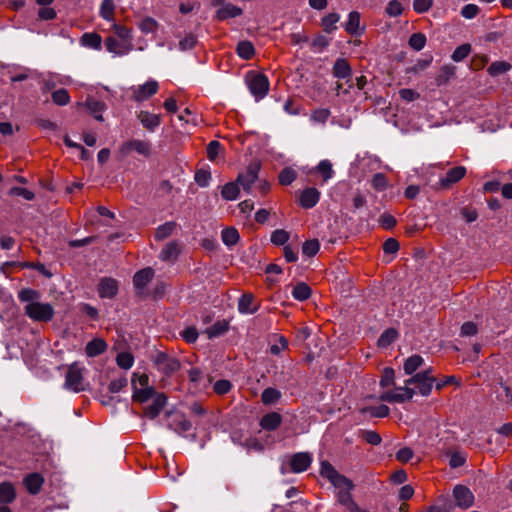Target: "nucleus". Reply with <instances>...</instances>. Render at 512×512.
Wrapping results in <instances>:
<instances>
[{
	"mask_svg": "<svg viewBox=\"0 0 512 512\" xmlns=\"http://www.w3.org/2000/svg\"><path fill=\"white\" fill-rule=\"evenodd\" d=\"M320 474L339 490L337 500L341 505L349 510L352 505L356 504L351 495V491L354 489L355 485L345 475L340 474L330 462H321Z\"/></svg>",
	"mask_w": 512,
	"mask_h": 512,
	"instance_id": "nucleus-1",
	"label": "nucleus"
},
{
	"mask_svg": "<svg viewBox=\"0 0 512 512\" xmlns=\"http://www.w3.org/2000/svg\"><path fill=\"white\" fill-rule=\"evenodd\" d=\"M25 314L37 322H49L54 317V308L49 303L31 302L25 306Z\"/></svg>",
	"mask_w": 512,
	"mask_h": 512,
	"instance_id": "nucleus-2",
	"label": "nucleus"
},
{
	"mask_svg": "<svg viewBox=\"0 0 512 512\" xmlns=\"http://www.w3.org/2000/svg\"><path fill=\"white\" fill-rule=\"evenodd\" d=\"M246 83L250 92L257 98L261 99L267 95L269 91V80L266 75L258 72H249L246 75Z\"/></svg>",
	"mask_w": 512,
	"mask_h": 512,
	"instance_id": "nucleus-3",
	"label": "nucleus"
},
{
	"mask_svg": "<svg viewBox=\"0 0 512 512\" xmlns=\"http://www.w3.org/2000/svg\"><path fill=\"white\" fill-rule=\"evenodd\" d=\"M105 47L109 52L118 55L125 54L133 47L131 34H112L106 38Z\"/></svg>",
	"mask_w": 512,
	"mask_h": 512,
	"instance_id": "nucleus-4",
	"label": "nucleus"
},
{
	"mask_svg": "<svg viewBox=\"0 0 512 512\" xmlns=\"http://www.w3.org/2000/svg\"><path fill=\"white\" fill-rule=\"evenodd\" d=\"M261 169V163L258 160H253L246 168L245 172H241L237 176V183L242 186L246 192H250L252 185L258 179V174Z\"/></svg>",
	"mask_w": 512,
	"mask_h": 512,
	"instance_id": "nucleus-5",
	"label": "nucleus"
},
{
	"mask_svg": "<svg viewBox=\"0 0 512 512\" xmlns=\"http://www.w3.org/2000/svg\"><path fill=\"white\" fill-rule=\"evenodd\" d=\"M154 363L158 369L167 376L177 372L181 367L180 361L177 358L171 357L165 352L157 353Z\"/></svg>",
	"mask_w": 512,
	"mask_h": 512,
	"instance_id": "nucleus-6",
	"label": "nucleus"
},
{
	"mask_svg": "<svg viewBox=\"0 0 512 512\" xmlns=\"http://www.w3.org/2000/svg\"><path fill=\"white\" fill-rule=\"evenodd\" d=\"M83 380L82 370L78 364L70 365L65 377V386L74 392H80L84 390Z\"/></svg>",
	"mask_w": 512,
	"mask_h": 512,
	"instance_id": "nucleus-7",
	"label": "nucleus"
},
{
	"mask_svg": "<svg viewBox=\"0 0 512 512\" xmlns=\"http://www.w3.org/2000/svg\"><path fill=\"white\" fill-rule=\"evenodd\" d=\"M394 391H386L382 393L379 397L381 401L389 402V403H403L406 400H410L413 398L415 391L410 388L409 385H405V387H397Z\"/></svg>",
	"mask_w": 512,
	"mask_h": 512,
	"instance_id": "nucleus-8",
	"label": "nucleus"
},
{
	"mask_svg": "<svg viewBox=\"0 0 512 512\" xmlns=\"http://www.w3.org/2000/svg\"><path fill=\"white\" fill-rule=\"evenodd\" d=\"M136 151L138 154L143 155L145 157H149L151 154V144L147 141L143 140H130L127 142H124L120 148L119 153L122 156H128L131 151Z\"/></svg>",
	"mask_w": 512,
	"mask_h": 512,
	"instance_id": "nucleus-9",
	"label": "nucleus"
},
{
	"mask_svg": "<svg viewBox=\"0 0 512 512\" xmlns=\"http://www.w3.org/2000/svg\"><path fill=\"white\" fill-rule=\"evenodd\" d=\"M434 382H436V378H428L426 373H417L405 380V385L415 384L421 395L428 396L432 391Z\"/></svg>",
	"mask_w": 512,
	"mask_h": 512,
	"instance_id": "nucleus-10",
	"label": "nucleus"
},
{
	"mask_svg": "<svg viewBox=\"0 0 512 512\" xmlns=\"http://www.w3.org/2000/svg\"><path fill=\"white\" fill-rule=\"evenodd\" d=\"M453 497L456 505L461 509H468L474 503V495L471 490L464 485H456L453 489Z\"/></svg>",
	"mask_w": 512,
	"mask_h": 512,
	"instance_id": "nucleus-11",
	"label": "nucleus"
},
{
	"mask_svg": "<svg viewBox=\"0 0 512 512\" xmlns=\"http://www.w3.org/2000/svg\"><path fill=\"white\" fill-rule=\"evenodd\" d=\"M159 85L156 81L150 80L143 85L133 89L132 99L142 102L157 93Z\"/></svg>",
	"mask_w": 512,
	"mask_h": 512,
	"instance_id": "nucleus-12",
	"label": "nucleus"
},
{
	"mask_svg": "<svg viewBox=\"0 0 512 512\" xmlns=\"http://www.w3.org/2000/svg\"><path fill=\"white\" fill-rule=\"evenodd\" d=\"M466 174L464 166H457L451 168L446 176L440 179L437 189H449L453 184L459 182Z\"/></svg>",
	"mask_w": 512,
	"mask_h": 512,
	"instance_id": "nucleus-13",
	"label": "nucleus"
},
{
	"mask_svg": "<svg viewBox=\"0 0 512 512\" xmlns=\"http://www.w3.org/2000/svg\"><path fill=\"white\" fill-rule=\"evenodd\" d=\"M100 298H114L118 293V282L111 277L100 279L97 288Z\"/></svg>",
	"mask_w": 512,
	"mask_h": 512,
	"instance_id": "nucleus-14",
	"label": "nucleus"
},
{
	"mask_svg": "<svg viewBox=\"0 0 512 512\" xmlns=\"http://www.w3.org/2000/svg\"><path fill=\"white\" fill-rule=\"evenodd\" d=\"M312 462V457L307 452H299L292 455L290 459V468L294 473L306 471Z\"/></svg>",
	"mask_w": 512,
	"mask_h": 512,
	"instance_id": "nucleus-15",
	"label": "nucleus"
},
{
	"mask_svg": "<svg viewBox=\"0 0 512 512\" xmlns=\"http://www.w3.org/2000/svg\"><path fill=\"white\" fill-rule=\"evenodd\" d=\"M320 199V192L314 187H308L300 193L299 204L304 209L313 208Z\"/></svg>",
	"mask_w": 512,
	"mask_h": 512,
	"instance_id": "nucleus-16",
	"label": "nucleus"
},
{
	"mask_svg": "<svg viewBox=\"0 0 512 512\" xmlns=\"http://www.w3.org/2000/svg\"><path fill=\"white\" fill-rule=\"evenodd\" d=\"M166 402L167 397L164 393L156 394L153 398L152 404L144 408V415L150 419L156 418L165 407Z\"/></svg>",
	"mask_w": 512,
	"mask_h": 512,
	"instance_id": "nucleus-17",
	"label": "nucleus"
},
{
	"mask_svg": "<svg viewBox=\"0 0 512 512\" xmlns=\"http://www.w3.org/2000/svg\"><path fill=\"white\" fill-rule=\"evenodd\" d=\"M332 73L334 77L347 79V82H349L352 76V69L346 59L338 58L333 65Z\"/></svg>",
	"mask_w": 512,
	"mask_h": 512,
	"instance_id": "nucleus-18",
	"label": "nucleus"
},
{
	"mask_svg": "<svg viewBox=\"0 0 512 512\" xmlns=\"http://www.w3.org/2000/svg\"><path fill=\"white\" fill-rule=\"evenodd\" d=\"M282 423V416L277 412H269L260 420V426L266 431H275Z\"/></svg>",
	"mask_w": 512,
	"mask_h": 512,
	"instance_id": "nucleus-19",
	"label": "nucleus"
},
{
	"mask_svg": "<svg viewBox=\"0 0 512 512\" xmlns=\"http://www.w3.org/2000/svg\"><path fill=\"white\" fill-rule=\"evenodd\" d=\"M43 482L44 478L39 473H31L24 478L26 489L32 495H36L40 492Z\"/></svg>",
	"mask_w": 512,
	"mask_h": 512,
	"instance_id": "nucleus-20",
	"label": "nucleus"
},
{
	"mask_svg": "<svg viewBox=\"0 0 512 512\" xmlns=\"http://www.w3.org/2000/svg\"><path fill=\"white\" fill-rule=\"evenodd\" d=\"M138 120L144 128L149 131H154L160 125V115L152 114L147 111H140L137 115Z\"/></svg>",
	"mask_w": 512,
	"mask_h": 512,
	"instance_id": "nucleus-21",
	"label": "nucleus"
},
{
	"mask_svg": "<svg viewBox=\"0 0 512 512\" xmlns=\"http://www.w3.org/2000/svg\"><path fill=\"white\" fill-rule=\"evenodd\" d=\"M78 105H84L96 120L103 121L102 112L106 108L104 102L88 97L84 104L79 103Z\"/></svg>",
	"mask_w": 512,
	"mask_h": 512,
	"instance_id": "nucleus-22",
	"label": "nucleus"
},
{
	"mask_svg": "<svg viewBox=\"0 0 512 512\" xmlns=\"http://www.w3.org/2000/svg\"><path fill=\"white\" fill-rule=\"evenodd\" d=\"M133 386V400L139 403H145L149 399L154 398L156 394H158L153 387H146L142 389H138L135 384V379H132Z\"/></svg>",
	"mask_w": 512,
	"mask_h": 512,
	"instance_id": "nucleus-23",
	"label": "nucleus"
},
{
	"mask_svg": "<svg viewBox=\"0 0 512 512\" xmlns=\"http://www.w3.org/2000/svg\"><path fill=\"white\" fill-rule=\"evenodd\" d=\"M154 270L151 267H147L139 270L133 277V283L136 288L143 289L153 279Z\"/></svg>",
	"mask_w": 512,
	"mask_h": 512,
	"instance_id": "nucleus-24",
	"label": "nucleus"
},
{
	"mask_svg": "<svg viewBox=\"0 0 512 512\" xmlns=\"http://www.w3.org/2000/svg\"><path fill=\"white\" fill-rule=\"evenodd\" d=\"M107 349V343L101 338H95L87 343L85 352L88 357H96L104 353Z\"/></svg>",
	"mask_w": 512,
	"mask_h": 512,
	"instance_id": "nucleus-25",
	"label": "nucleus"
},
{
	"mask_svg": "<svg viewBox=\"0 0 512 512\" xmlns=\"http://www.w3.org/2000/svg\"><path fill=\"white\" fill-rule=\"evenodd\" d=\"M16 499V490L11 482L0 483V504H10Z\"/></svg>",
	"mask_w": 512,
	"mask_h": 512,
	"instance_id": "nucleus-26",
	"label": "nucleus"
},
{
	"mask_svg": "<svg viewBox=\"0 0 512 512\" xmlns=\"http://www.w3.org/2000/svg\"><path fill=\"white\" fill-rule=\"evenodd\" d=\"M254 302V296L251 293H244L238 301V310L241 313L254 314L258 309L259 305L252 306Z\"/></svg>",
	"mask_w": 512,
	"mask_h": 512,
	"instance_id": "nucleus-27",
	"label": "nucleus"
},
{
	"mask_svg": "<svg viewBox=\"0 0 512 512\" xmlns=\"http://www.w3.org/2000/svg\"><path fill=\"white\" fill-rule=\"evenodd\" d=\"M242 14V9L236 5L231 3H226L223 7H220L216 11V17L219 20H226L229 18H234Z\"/></svg>",
	"mask_w": 512,
	"mask_h": 512,
	"instance_id": "nucleus-28",
	"label": "nucleus"
},
{
	"mask_svg": "<svg viewBox=\"0 0 512 512\" xmlns=\"http://www.w3.org/2000/svg\"><path fill=\"white\" fill-rule=\"evenodd\" d=\"M365 28V25H361V14L358 11L350 12L348 21L345 23V32L364 31Z\"/></svg>",
	"mask_w": 512,
	"mask_h": 512,
	"instance_id": "nucleus-29",
	"label": "nucleus"
},
{
	"mask_svg": "<svg viewBox=\"0 0 512 512\" xmlns=\"http://www.w3.org/2000/svg\"><path fill=\"white\" fill-rule=\"evenodd\" d=\"M177 39V47L181 51L192 49L197 44L195 34H174Z\"/></svg>",
	"mask_w": 512,
	"mask_h": 512,
	"instance_id": "nucleus-30",
	"label": "nucleus"
},
{
	"mask_svg": "<svg viewBox=\"0 0 512 512\" xmlns=\"http://www.w3.org/2000/svg\"><path fill=\"white\" fill-rule=\"evenodd\" d=\"M229 329V322L227 320H220L215 322L211 327L205 330L209 339L219 337L225 334Z\"/></svg>",
	"mask_w": 512,
	"mask_h": 512,
	"instance_id": "nucleus-31",
	"label": "nucleus"
},
{
	"mask_svg": "<svg viewBox=\"0 0 512 512\" xmlns=\"http://www.w3.org/2000/svg\"><path fill=\"white\" fill-rule=\"evenodd\" d=\"M456 67L453 65H444L439 70V73L436 77L437 86L445 85L449 82V80L455 75Z\"/></svg>",
	"mask_w": 512,
	"mask_h": 512,
	"instance_id": "nucleus-32",
	"label": "nucleus"
},
{
	"mask_svg": "<svg viewBox=\"0 0 512 512\" xmlns=\"http://www.w3.org/2000/svg\"><path fill=\"white\" fill-rule=\"evenodd\" d=\"M312 290L305 282L297 283L292 290V295L296 300L305 301L310 298Z\"/></svg>",
	"mask_w": 512,
	"mask_h": 512,
	"instance_id": "nucleus-33",
	"label": "nucleus"
},
{
	"mask_svg": "<svg viewBox=\"0 0 512 512\" xmlns=\"http://www.w3.org/2000/svg\"><path fill=\"white\" fill-rule=\"evenodd\" d=\"M179 248L176 242L168 243L160 253V259L163 261H175L179 255Z\"/></svg>",
	"mask_w": 512,
	"mask_h": 512,
	"instance_id": "nucleus-34",
	"label": "nucleus"
},
{
	"mask_svg": "<svg viewBox=\"0 0 512 512\" xmlns=\"http://www.w3.org/2000/svg\"><path fill=\"white\" fill-rule=\"evenodd\" d=\"M424 360L420 355H412L404 362L403 369L407 375H412L421 365Z\"/></svg>",
	"mask_w": 512,
	"mask_h": 512,
	"instance_id": "nucleus-35",
	"label": "nucleus"
},
{
	"mask_svg": "<svg viewBox=\"0 0 512 512\" xmlns=\"http://www.w3.org/2000/svg\"><path fill=\"white\" fill-rule=\"evenodd\" d=\"M240 189L237 181L226 183L221 190V196L225 200H235L239 195Z\"/></svg>",
	"mask_w": 512,
	"mask_h": 512,
	"instance_id": "nucleus-36",
	"label": "nucleus"
},
{
	"mask_svg": "<svg viewBox=\"0 0 512 512\" xmlns=\"http://www.w3.org/2000/svg\"><path fill=\"white\" fill-rule=\"evenodd\" d=\"M222 241L227 246H234L238 243L240 236L239 232L234 227H227L221 233Z\"/></svg>",
	"mask_w": 512,
	"mask_h": 512,
	"instance_id": "nucleus-37",
	"label": "nucleus"
},
{
	"mask_svg": "<svg viewBox=\"0 0 512 512\" xmlns=\"http://www.w3.org/2000/svg\"><path fill=\"white\" fill-rule=\"evenodd\" d=\"M236 51L237 54L245 60H250L255 54L254 46L249 41H240L237 45Z\"/></svg>",
	"mask_w": 512,
	"mask_h": 512,
	"instance_id": "nucleus-38",
	"label": "nucleus"
},
{
	"mask_svg": "<svg viewBox=\"0 0 512 512\" xmlns=\"http://www.w3.org/2000/svg\"><path fill=\"white\" fill-rule=\"evenodd\" d=\"M398 337V332L394 328L386 329L379 337L377 344L379 347L385 348L392 344Z\"/></svg>",
	"mask_w": 512,
	"mask_h": 512,
	"instance_id": "nucleus-39",
	"label": "nucleus"
},
{
	"mask_svg": "<svg viewBox=\"0 0 512 512\" xmlns=\"http://www.w3.org/2000/svg\"><path fill=\"white\" fill-rule=\"evenodd\" d=\"M281 398V393L279 390L268 387L263 390L261 394V401L265 405H271L276 403Z\"/></svg>",
	"mask_w": 512,
	"mask_h": 512,
	"instance_id": "nucleus-40",
	"label": "nucleus"
},
{
	"mask_svg": "<svg viewBox=\"0 0 512 512\" xmlns=\"http://www.w3.org/2000/svg\"><path fill=\"white\" fill-rule=\"evenodd\" d=\"M177 224L174 221L166 222L160 225L155 232L156 240H164L168 238L176 228Z\"/></svg>",
	"mask_w": 512,
	"mask_h": 512,
	"instance_id": "nucleus-41",
	"label": "nucleus"
},
{
	"mask_svg": "<svg viewBox=\"0 0 512 512\" xmlns=\"http://www.w3.org/2000/svg\"><path fill=\"white\" fill-rule=\"evenodd\" d=\"M511 69V65L505 61H495L487 69L490 76L495 77L504 74Z\"/></svg>",
	"mask_w": 512,
	"mask_h": 512,
	"instance_id": "nucleus-42",
	"label": "nucleus"
},
{
	"mask_svg": "<svg viewBox=\"0 0 512 512\" xmlns=\"http://www.w3.org/2000/svg\"><path fill=\"white\" fill-rule=\"evenodd\" d=\"M80 42L83 46L99 49L101 47L102 39L100 34H83Z\"/></svg>",
	"mask_w": 512,
	"mask_h": 512,
	"instance_id": "nucleus-43",
	"label": "nucleus"
},
{
	"mask_svg": "<svg viewBox=\"0 0 512 512\" xmlns=\"http://www.w3.org/2000/svg\"><path fill=\"white\" fill-rule=\"evenodd\" d=\"M297 178V172L291 167H286L279 173L278 180L283 186L290 185Z\"/></svg>",
	"mask_w": 512,
	"mask_h": 512,
	"instance_id": "nucleus-44",
	"label": "nucleus"
},
{
	"mask_svg": "<svg viewBox=\"0 0 512 512\" xmlns=\"http://www.w3.org/2000/svg\"><path fill=\"white\" fill-rule=\"evenodd\" d=\"M320 249V243L317 239L307 240L302 245V253L307 257L315 256Z\"/></svg>",
	"mask_w": 512,
	"mask_h": 512,
	"instance_id": "nucleus-45",
	"label": "nucleus"
},
{
	"mask_svg": "<svg viewBox=\"0 0 512 512\" xmlns=\"http://www.w3.org/2000/svg\"><path fill=\"white\" fill-rule=\"evenodd\" d=\"M51 97L53 103L59 106L67 105L70 102V95L64 88L54 91Z\"/></svg>",
	"mask_w": 512,
	"mask_h": 512,
	"instance_id": "nucleus-46",
	"label": "nucleus"
},
{
	"mask_svg": "<svg viewBox=\"0 0 512 512\" xmlns=\"http://www.w3.org/2000/svg\"><path fill=\"white\" fill-rule=\"evenodd\" d=\"M340 20V16L337 13H330L322 19V26L324 32H331L337 29L335 24Z\"/></svg>",
	"mask_w": 512,
	"mask_h": 512,
	"instance_id": "nucleus-47",
	"label": "nucleus"
},
{
	"mask_svg": "<svg viewBox=\"0 0 512 512\" xmlns=\"http://www.w3.org/2000/svg\"><path fill=\"white\" fill-rule=\"evenodd\" d=\"M173 426L175 432L182 434L192 428V423L185 416H179L173 420Z\"/></svg>",
	"mask_w": 512,
	"mask_h": 512,
	"instance_id": "nucleus-48",
	"label": "nucleus"
},
{
	"mask_svg": "<svg viewBox=\"0 0 512 512\" xmlns=\"http://www.w3.org/2000/svg\"><path fill=\"white\" fill-rule=\"evenodd\" d=\"M315 169L322 175L324 182L333 176L332 163L329 160L320 161Z\"/></svg>",
	"mask_w": 512,
	"mask_h": 512,
	"instance_id": "nucleus-49",
	"label": "nucleus"
},
{
	"mask_svg": "<svg viewBox=\"0 0 512 512\" xmlns=\"http://www.w3.org/2000/svg\"><path fill=\"white\" fill-rule=\"evenodd\" d=\"M470 53L471 45L469 43H464L455 49V51L451 55V58L455 62H460L464 60Z\"/></svg>",
	"mask_w": 512,
	"mask_h": 512,
	"instance_id": "nucleus-50",
	"label": "nucleus"
},
{
	"mask_svg": "<svg viewBox=\"0 0 512 512\" xmlns=\"http://www.w3.org/2000/svg\"><path fill=\"white\" fill-rule=\"evenodd\" d=\"M360 435L368 444L374 446L380 445L382 442L380 434L373 430H361Z\"/></svg>",
	"mask_w": 512,
	"mask_h": 512,
	"instance_id": "nucleus-51",
	"label": "nucleus"
},
{
	"mask_svg": "<svg viewBox=\"0 0 512 512\" xmlns=\"http://www.w3.org/2000/svg\"><path fill=\"white\" fill-rule=\"evenodd\" d=\"M18 298L22 302H36L40 298V292L30 288H24L19 291Z\"/></svg>",
	"mask_w": 512,
	"mask_h": 512,
	"instance_id": "nucleus-52",
	"label": "nucleus"
},
{
	"mask_svg": "<svg viewBox=\"0 0 512 512\" xmlns=\"http://www.w3.org/2000/svg\"><path fill=\"white\" fill-rule=\"evenodd\" d=\"M289 237H290L289 232H287L284 229H277V230L273 231L271 234V242L274 245L282 246L287 243V241L289 240Z\"/></svg>",
	"mask_w": 512,
	"mask_h": 512,
	"instance_id": "nucleus-53",
	"label": "nucleus"
},
{
	"mask_svg": "<svg viewBox=\"0 0 512 512\" xmlns=\"http://www.w3.org/2000/svg\"><path fill=\"white\" fill-rule=\"evenodd\" d=\"M138 27L142 32H154L159 28V24L152 17H145L139 21Z\"/></svg>",
	"mask_w": 512,
	"mask_h": 512,
	"instance_id": "nucleus-54",
	"label": "nucleus"
},
{
	"mask_svg": "<svg viewBox=\"0 0 512 512\" xmlns=\"http://www.w3.org/2000/svg\"><path fill=\"white\" fill-rule=\"evenodd\" d=\"M115 5L113 0H103L101 4L100 13L106 20H113Z\"/></svg>",
	"mask_w": 512,
	"mask_h": 512,
	"instance_id": "nucleus-55",
	"label": "nucleus"
},
{
	"mask_svg": "<svg viewBox=\"0 0 512 512\" xmlns=\"http://www.w3.org/2000/svg\"><path fill=\"white\" fill-rule=\"evenodd\" d=\"M371 185L377 191H384L388 187L387 177L383 173H376L371 180Z\"/></svg>",
	"mask_w": 512,
	"mask_h": 512,
	"instance_id": "nucleus-56",
	"label": "nucleus"
},
{
	"mask_svg": "<svg viewBox=\"0 0 512 512\" xmlns=\"http://www.w3.org/2000/svg\"><path fill=\"white\" fill-rule=\"evenodd\" d=\"M134 358L131 353L121 352L116 357L117 365L122 369H129L133 365Z\"/></svg>",
	"mask_w": 512,
	"mask_h": 512,
	"instance_id": "nucleus-57",
	"label": "nucleus"
},
{
	"mask_svg": "<svg viewBox=\"0 0 512 512\" xmlns=\"http://www.w3.org/2000/svg\"><path fill=\"white\" fill-rule=\"evenodd\" d=\"M432 61H433V56L432 55H429L425 59H420V60L417 61V63L415 65H413L412 67H409L407 69V73L417 74L420 71L425 70L428 66H430Z\"/></svg>",
	"mask_w": 512,
	"mask_h": 512,
	"instance_id": "nucleus-58",
	"label": "nucleus"
},
{
	"mask_svg": "<svg viewBox=\"0 0 512 512\" xmlns=\"http://www.w3.org/2000/svg\"><path fill=\"white\" fill-rule=\"evenodd\" d=\"M408 43L412 49L420 51L426 44L425 34H412Z\"/></svg>",
	"mask_w": 512,
	"mask_h": 512,
	"instance_id": "nucleus-59",
	"label": "nucleus"
},
{
	"mask_svg": "<svg viewBox=\"0 0 512 512\" xmlns=\"http://www.w3.org/2000/svg\"><path fill=\"white\" fill-rule=\"evenodd\" d=\"M394 377H395V371L393 368L386 367L383 370L381 380H380V386L385 388L392 384H394Z\"/></svg>",
	"mask_w": 512,
	"mask_h": 512,
	"instance_id": "nucleus-60",
	"label": "nucleus"
},
{
	"mask_svg": "<svg viewBox=\"0 0 512 512\" xmlns=\"http://www.w3.org/2000/svg\"><path fill=\"white\" fill-rule=\"evenodd\" d=\"M232 388V384L229 380L221 379L216 381L213 386V391L218 395L227 394Z\"/></svg>",
	"mask_w": 512,
	"mask_h": 512,
	"instance_id": "nucleus-61",
	"label": "nucleus"
},
{
	"mask_svg": "<svg viewBox=\"0 0 512 512\" xmlns=\"http://www.w3.org/2000/svg\"><path fill=\"white\" fill-rule=\"evenodd\" d=\"M9 195L11 196H21L23 198H25L26 200H33L35 198V194L26 189V188H22V187H12L9 192H8Z\"/></svg>",
	"mask_w": 512,
	"mask_h": 512,
	"instance_id": "nucleus-62",
	"label": "nucleus"
},
{
	"mask_svg": "<svg viewBox=\"0 0 512 512\" xmlns=\"http://www.w3.org/2000/svg\"><path fill=\"white\" fill-rule=\"evenodd\" d=\"M373 417L383 418L389 415L390 409L387 405H379L375 407H369L366 409Z\"/></svg>",
	"mask_w": 512,
	"mask_h": 512,
	"instance_id": "nucleus-63",
	"label": "nucleus"
},
{
	"mask_svg": "<svg viewBox=\"0 0 512 512\" xmlns=\"http://www.w3.org/2000/svg\"><path fill=\"white\" fill-rule=\"evenodd\" d=\"M220 148H221L220 142H218L216 140L211 141L207 145V148H206L207 158L210 161H214L217 158V156H218Z\"/></svg>",
	"mask_w": 512,
	"mask_h": 512,
	"instance_id": "nucleus-64",
	"label": "nucleus"
}]
</instances>
